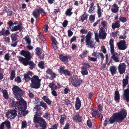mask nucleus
<instances>
[{"label": "nucleus", "mask_w": 129, "mask_h": 129, "mask_svg": "<svg viewBox=\"0 0 129 129\" xmlns=\"http://www.w3.org/2000/svg\"><path fill=\"white\" fill-rule=\"evenodd\" d=\"M72 9L69 8L67 9L65 12V14L66 16L69 17L71 16L73 14V13L72 11Z\"/></svg>", "instance_id": "obj_31"}, {"label": "nucleus", "mask_w": 129, "mask_h": 129, "mask_svg": "<svg viewBox=\"0 0 129 129\" xmlns=\"http://www.w3.org/2000/svg\"><path fill=\"white\" fill-rule=\"evenodd\" d=\"M102 106L101 105H99L98 108L97 109V111L98 112L100 113L102 111Z\"/></svg>", "instance_id": "obj_50"}, {"label": "nucleus", "mask_w": 129, "mask_h": 129, "mask_svg": "<svg viewBox=\"0 0 129 129\" xmlns=\"http://www.w3.org/2000/svg\"><path fill=\"white\" fill-rule=\"evenodd\" d=\"M112 7L111 9V12L113 13H117L119 11V7L118 5L114 4L112 5Z\"/></svg>", "instance_id": "obj_20"}, {"label": "nucleus", "mask_w": 129, "mask_h": 129, "mask_svg": "<svg viewBox=\"0 0 129 129\" xmlns=\"http://www.w3.org/2000/svg\"><path fill=\"white\" fill-rule=\"evenodd\" d=\"M31 78H30L29 75L28 74H26L24 75V78H23V80H25V81H31Z\"/></svg>", "instance_id": "obj_35"}, {"label": "nucleus", "mask_w": 129, "mask_h": 129, "mask_svg": "<svg viewBox=\"0 0 129 129\" xmlns=\"http://www.w3.org/2000/svg\"><path fill=\"white\" fill-rule=\"evenodd\" d=\"M41 115V114H38V112H36L34 118V122L35 123H39L41 126L46 125L44 120L42 118L38 117V116H40Z\"/></svg>", "instance_id": "obj_10"}, {"label": "nucleus", "mask_w": 129, "mask_h": 129, "mask_svg": "<svg viewBox=\"0 0 129 129\" xmlns=\"http://www.w3.org/2000/svg\"><path fill=\"white\" fill-rule=\"evenodd\" d=\"M120 22L119 20H117L114 23H112V28L114 30L116 28H118L120 27Z\"/></svg>", "instance_id": "obj_24"}, {"label": "nucleus", "mask_w": 129, "mask_h": 129, "mask_svg": "<svg viewBox=\"0 0 129 129\" xmlns=\"http://www.w3.org/2000/svg\"><path fill=\"white\" fill-rule=\"evenodd\" d=\"M51 40L52 41V45L53 48L54 50H56L58 48V47L56 44L58 42L55 39V38L53 36H52Z\"/></svg>", "instance_id": "obj_21"}, {"label": "nucleus", "mask_w": 129, "mask_h": 129, "mask_svg": "<svg viewBox=\"0 0 129 129\" xmlns=\"http://www.w3.org/2000/svg\"><path fill=\"white\" fill-rule=\"evenodd\" d=\"M88 59L90 60L93 61H96L97 59L96 58L90 56H88Z\"/></svg>", "instance_id": "obj_55"}, {"label": "nucleus", "mask_w": 129, "mask_h": 129, "mask_svg": "<svg viewBox=\"0 0 129 129\" xmlns=\"http://www.w3.org/2000/svg\"><path fill=\"white\" fill-rule=\"evenodd\" d=\"M68 36L69 37H71L73 34V32H72L70 29H69L68 30Z\"/></svg>", "instance_id": "obj_62"}, {"label": "nucleus", "mask_w": 129, "mask_h": 129, "mask_svg": "<svg viewBox=\"0 0 129 129\" xmlns=\"http://www.w3.org/2000/svg\"><path fill=\"white\" fill-rule=\"evenodd\" d=\"M40 106L42 107L45 109H46L47 107L46 104L43 102H40Z\"/></svg>", "instance_id": "obj_52"}, {"label": "nucleus", "mask_w": 129, "mask_h": 129, "mask_svg": "<svg viewBox=\"0 0 129 129\" xmlns=\"http://www.w3.org/2000/svg\"><path fill=\"white\" fill-rule=\"evenodd\" d=\"M105 57L106 58V62L107 64H109L111 62V60H110V62L109 61L108 59V53L106 54L105 55Z\"/></svg>", "instance_id": "obj_51"}, {"label": "nucleus", "mask_w": 129, "mask_h": 129, "mask_svg": "<svg viewBox=\"0 0 129 129\" xmlns=\"http://www.w3.org/2000/svg\"><path fill=\"white\" fill-rule=\"evenodd\" d=\"M22 64L25 66H27L28 65H29V68L30 70L33 69L36 66V64L30 60H28Z\"/></svg>", "instance_id": "obj_16"}, {"label": "nucleus", "mask_w": 129, "mask_h": 129, "mask_svg": "<svg viewBox=\"0 0 129 129\" xmlns=\"http://www.w3.org/2000/svg\"><path fill=\"white\" fill-rule=\"evenodd\" d=\"M81 102L79 98L78 97L77 98L75 104L76 109L77 110H79L81 107Z\"/></svg>", "instance_id": "obj_25"}, {"label": "nucleus", "mask_w": 129, "mask_h": 129, "mask_svg": "<svg viewBox=\"0 0 129 129\" xmlns=\"http://www.w3.org/2000/svg\"><path fill=\"white\" fill-rule=\"evenodd\" d=\"M68 21L67 20H64L62 23V25L64 27H66L67 25Z\"/></svg>", "instance_id": "obj_59"}, {"label": "nucleus", "mask_w": 129, "mask_h": 129, "mask_svg": "<svg viewBox=\"0 0 129 129\" xmlns=\"http://www.w3.org/2000/svg\"><path fill=\"white\" fill-rule=\"evenodd\" d=\"M17 100L19 101V103L15 102L13 99H11L10 106V107H15V109L18 110L19 116L22 117L26 109V103L23 99Z\"/></svg>", "instance_id": "obj_2"}, {"label": "nucleus", "mask_w": 129, "mask_h": 129, "mask_svg": "<svg viewBox=\"0 0 129 129\" xmlns=\"http://www.w3.org/2000/svg\"><path fill=\"white\" fill-rule=\"evenodd\" d=\"M26 47L29 50H31L33 49L34 47L30 45H28L26 46Z\"/></svg>", "instance_id": "obj_60"}, {"label": "nucleus", "mask_w": 129, "mask_h": 129, "mask_svg": "<svg viewBox=\"0 0 129 129\" xmlns=\"http://www.w3.org/2000/svg\"><path fill=\"white\" fill-rule=\"evenodd\" d=\"M65 67L64 66H61L58 69L59 73L60 75L63 74L66 76H70L71 73L70 72L67 70H64Z\"/></svg>", "instance_id": "obj_11"}, {"label": "nucleus", "mask_w": 129, "mask_h": 129, "mask_svg": "<svg viewBox=\"0 0 129 129\" xmlns=\"http://www.w3.org/2000/svg\"><path fill=\"white\" fill-rule=\"evenodd\" d=\"M18 110L16 109L12 110L10 113L7 114V116L10 119H14L17 115L16 112H18Z\"/></svg>", "instance_id": "obj_15"}, {"label": "nucleus", "mask_w": 129, "mask_h": 129, "mask_svg": "<svg viewBox=\"0 0 129 129\" xmlns=\"http://www.w3.org/2000/svg\"><path fill=\"white\" fill-rule=\"evenodd\" d=\"M114 40L111 39L109 41L110 45V52L112 55L111 58L115 62H118L119 61V58L117 57L118 54L114 51Z\"/></svg>", "instance_id": "obj_7"}, {"label": "nucleus", "mask_w": 129, "mask_h": 129, "mask_svg": "<svg viewBox=\"0 0 129 129\" xmlns=\"http://www.w3.org/2000/svg\"><path fill=\"white\" fill-rule=\"evenodd\" d=\"M118 31H116L115 32H113L112 34V35L114 38L116 37L117 36V33Z\"/></svg>", "instance_id": "obj_64"}, {"label": "nucleus", "mask_w": 129, "mask_h": 129, "mask_svg": "<svg viewBox=\"0 0 129 129\" xmlns=\"http://www.w3.org/2000/svg\"><path fill=\"white\" fill-rule=\"evenodd\" d=\"M108 24L107 22L104 20L102 21L101 23V24L102 25L103 27L105 28L106 29V28H105V27L107 26Z\"/></svg>", "instance_id": "obj_48"}, {"label": "nucleus", "mask_w": 129, "mask_h": 129, "mask_svg": "<svg viewBox=\"0 0 129 129\" xmlns=\"http://www.w3.org/2000/svg\"><path fill=\"white\" fill-rule=\"evenodd\" d=\"M88 31L87 30L85 29H81L80 30V33L82 34H86L87 32Z\"/></svg>", "instance_id": "obj_58"}, {"label": "nucleus", "mask_w": 129, "mask_h": 129, "mask_svg": "<svg viewBox=\"0 0 129 129\" xmlns=\"http://www.w3.org/2000/svg\"><path fill=\"white\" fill-rule=\"evenodd\" d=\"M114 98L115 101L118 100L120 99L118 91L115 92Z\"/></svg>", "instance_id": "obj_37"}, {"label": "nucleus", "mask_w": 129, "mask_h": 129, "mask_svg": "<svg viewBox=\"0 0 129 129\" xmlns=\"http://www.w3.org/2000/svg\"><path fill=\"white\" fill-rule=\"evenodd\" d=\"M44 63L43 61H41L38 64L39 67L41 69L44 68Z\"/></svg>", "instance_id": "obj_40"}, {"label": "nucleus", "mask_w": 129, "mask_h": 129, "mask_svg": "<svg viewBox=\"0 0 129 129\" xmlns=\"http://www.w3.org/2000/svg\"><path fill=\"white\" fill-rule=\"evenodd\" d=\"M46 73L47 74L50 75L52 73L53 71L51 69L48 68L46 71Z\"/></svg>", "instance_id": "obj_54"}, {"label": "nucleus", "mask_w": 129, "mask_h": 129, "mask_svg": "<svg viewBox=\"0 0 129 129\" xmlns=\"http://www.w3.org/2000/svg\"><path fill=\"white\" fill-rule=\"evenodd\" d=\"M23 39H25L27 44L28 45H30L31 44V40L28 36H26Z\"/></svg>", "instance_id": "obj_33"}, {"label": "nucleus", "mask_w": 129, "mask_h": 129, "mask_svg": "<svg viewBox=\"0 0 129 129\" xmlns=\"http://www.w3.org/2000/svg\"><path fill=\"white\" fill-rule=\"evenodd\" d=\"M119 20L122 23H125L127 20L126 18L125 17H122L120 16L119 18Z\"/></svg>", "instance_id": "obj_42"}, {"label": "nucleus", "mask_w": 129, "mask_h": 129, "mask_svg": "<svg viewBox=\"0 0 129 129\" xmlns=\"http://www.w3.org/2000/svg\"><path fill=\"white\" fill-rule=\"evenodd\" d=\"M59 58L60 60L63 62H68V59H71V56L69 55H63L62 54L59 55Z\"/></svg>", "instance_id": "obj_14"}, {"label": "nucleus", "mask_w": 129, "mask_h": 129, "mask_svg": "<svg viewBox=\"0 0 129 129\" xmlns=\"http://www.w3.org/2000/svg\"><path fill=\"white\" fill-rule=\"evenodd\" d=\"M127 113L125 110L123 109L119 112L114 113L112 116L110 118L106 119L104 124V126H106L107 124H112L115 122L120 123L122 122L126 116Z\"/></svg>", "instance_id": "obj_1"}, {"label": "nucleus", "mask_w": 129, "mask_h": 129, "mask_svg": "<svg viewBox=\"0 0 129 129\" xmlns=\"http://www.w3.org/2000/svg\"><path fill=\"white\" fill-rule=\"evenodd\" d=\"M72 85L75 87L78 86L81 83V81H72Z\"/></svg>", "instance_id": "obj_38"}, {"label": "nucleus", "mask_w": 129, "mask_h": 129, "mask_svg": "<svg viewBox=\"0 0 129 129\" xmlns=\"http://www.w3.org/2000/svg\"><path fill=\"white\" fill-rule=\"evenodd\" d=\"M123 98V99L126 100L127 102H129V89H127L124 91Z\"/></svg>", "instance_id": "obj_18"}, {"label": "nucleus", "mask_w": 129, "mask_h": 129, "mask_svg": "<svg viewBox=\"0 0 129 129\" xmlns=\"http://www.w3.org/2000/svg\"><path fill=\"white\" fill-rule=\"evenodd\" d=\"M3 93L4 97L6 99H7L8 97V95L7 91L6 90L3 91Z\"/></svg>", "instance_id": "obj_44"}, {"label": "nucleus", "mask_w": 129, "mask_h": 129, "mask_svg": "<svg viewBox=\"0 0 129 129\" xmlns=\"http://www.w3.org/2000/svg\"><path fill=\"white\" fill-rule=\"evenodd\" d=\"M97 13L99 17H101L102 15L101 9V7L99 6V3H97Z\"/></svg>", "instance_id": "obj_28"}, {"label": "nucleus", "mask_w": 129, "mask_h": 129, "mask_svg": "<svg viewBox=\"0 0 129 129\" xmlns=\"http://www.w3.org/2000/svg\"><path fill=\"white\" fill-rule=\"evenodd\" d=\"M101 48L102 49V52L104 54H107V51L105 46H102Z\"/></svg>", "instance_id": "obj_49"}, {"label": "nucleus", "mask_w": 129, "mask_h": 129, "mask_svg": "<svg viewBox=\"0 0 129 129\" xmlns=\"http://www.w3.org/2000/svg\"><path fill=\"white\" fill-rule=\"evenodd\" d=\"M51 90L52 94L54 96H56L57 95V94L56 91L54 90H53V89H51Z\"/></svg>", "instance_id": "obj_57"}, {"label": "nucleus", "mask_w": 129, "mask_h": 129, "mask_svg": "<svg viewBox=\"0 0 129 129\" xmlns=\"http://www.w3.org/2000/svg\"><path fill=\"white\" fill-rule=\"evenodd\" d=\"M106 30L105 29V28L101 27L99 30V34L97 33L94 32L95 35V39L99 43L100 42L99 39L103 40L106 39L107 36Z\"/></svg>", "instance_id": "obj_6"}, {"label": "nucleus", "mask_w": 129, "mask_h": 129, "mask_svg": "<svg viewBox=\"0 0 129 129\" xmlns=\"http://www.w3.org/2000/svg\"><path fill=\"white\" fill-rule=\"evenodd\" d=\"M18 36L17 33H12L11 36V37L12 42L15 41L18 39Z\"/></svg>", "instance_id": "obj_27"}, {"label": "nucleus", "mask_w": 129, "mask_h": 129, "mask_svg": "<svg viewBox=\"0 0 129 129\" xmlns=\"http://www.w3.org/2000/svg\"><path fill=\"white\" fill-rule=\"evenodd\" d=\"M15 71L14 70H12L11 72V75L10 76V79L11 80H12L15 78Z\"/></svg>", "instance_id": "obj_43"}, {"label": "nucleus", "mask_w": 129, "mask_h": 129, "mask_svg": "<svg viewBox=\"0 0 129 129\" xmlns=\"http://www.w3.org/2000/svg\"><path fill=\"white\" fill-rule=\"evenodd\" d=\"M12 90L15 93V97L17 100L23 99L21 95L23 94V92L20 88L18 86H15L13 88Z\"/></svg>", "instance_id": "obj_8"}, {"label": "nucleus", "mask_w": 129, "mask_h": 129, "mask_svg": "<svg viewBox=\"0 0 129 129\" xmlns=\"http://www.w3.org/2000/svg\"><path fill=\"white\" fill-rule=\"evenodd\" d=\"M18 23V21H15L14 23L11 20H10L8 22V25L9 26V28L11 29V31L12 32L16 31L19 30V31L21 32L23 29V24L21 21H20L18 24L13 26H12L14 25H16Z\"/></svg>", "instance_id": "obj_4"}, {"label": "nucleus", "mask_w": 129, "mask_h": 129, "mask_svg": "<svg viewBox=\"0 0 129 129\" xmlns=\"http://www.w3.org/2000/svg\"><path fill=\"white\" fill-rule=\"evenodd\" d=\"M36 11H33L32 14L36 19H37L39 16L41 14L42 16L43 17L46 15V13L44 9L41 7H39L38 9H36Z\"/></svg>", "instance_id": "obj_9"}, {"label": "nucleus", "mask_w": 129, "mask_h": 129, "mask_svg": "<svg viewBox=\"0 0 129 129\" xmlns=\"http://www.w3.org/2000/svg\"><path fill=\"white\" fill-rule=\"evenodd\" d=\"M81 73L83 75H86L88 74L87 69V68H85L84 67H81Z\"/></svg>", "instance_id": "obj_32"}, {"label": "nucleus", "mask_w": 129, "mask_h": 129, "mask_svg": "<svg viewBox=\"0 0 129 129\" xmlns=\"http://www.w3.org/2000/svg\"><path fill=\"white\" fill-rule=\"evenodd\" d=\"M95 19V16L93 15H90L89 17V20L91 21V23L94 22Z\"/></svg>", "instance_id": "obj_47"}, {"label": "nucleus", "mask_w": 129, "mask_h": 129, "mask_svg": "<svg viewBox=\"0 0 129 129\" xmlns=\"http://www.w3.org/2000/svg\"><path fill=\"white\" fill-rule=\"evenodd\" d=\"M94 7H90L88 12L90 13H91L92 11H94Z\"/></svg>", "instance_id": "obj_63"}, {"label": "nucleus", "mask_w": 129, "mask_h": 129, "mask_svg": "<svg viewBox=\"0 0 129 129\" xmlns=\"http://www.w3.org/2000/svg\"><path fill=\"white\" fill-rule=\"evenodd\" d=\"M4 58L7 61L9 60L10 59V56L9 55V54H6Z\"/></svg>", "instance_id": "obj_56"}, {"label": "nucleus", "mask_w": 129, "mask_h": 129, "mask_svg": "<svg viewBox=\"0 0 129 129\" xmlns=\"http://www.w3.org/2000/svg\"><path fill=\"white\" fill-rule=\"evenodd\" d=\"M126 66L125 63H120L118 67V69L119 73L122 74L125 72Z\"/></svg>", "instance_id": "obj_13"}, {"label": "nucleus", "mask_w": 129, "mask_h": 129, "mask_svg": "<svg viewBox=\"0 0 129 129\" xmlns=\"http://www.w3.org/2000/svg\"><path fill=\"white\" fill-rule=\"evenodd\" d=\"M91 67L89 64L86 62H84L83 64V66L81 67H84L85 68H89Z\"/></svg>", "instance_id": "obj_46"}, {"label": "nucleus", "mask_w": 129, "mask_h": 129, "mask_svg": "<svg viewBox=\"0 0 129 129\" xmlns=\"http://www.w3.org/2000/svg\"><path fill=\"white\" fill-rule=\"evenodd\" d=\"M92 116L93 117L95 116L96 115H98L99 117H101V119L102 120L103 118V115L100 113L98 112L97 111H93L92 114Z\"/></svg>", "instance_id": "obj_29"}, {"label": "nucleus", "mask_w": 129, "mask_h": 129, "mask_svg": "<svg viewBox=\"0 0 129 129\" xmlns=\"http://www.w3.org/2000/svg\"><path fill=\"white\" fill-rule=\"evenodd\" d=\"M4 36L9 35L10 32L9 30H7L6 31H4Z\"/></svg>", "instance_id": "obj_61"}, {"label": "nucleus", "mask_w": 129, "mask_h": 129, "mask_svg": "<svg viewBox=\"0 0 129 129\" xmlns=\"http://www.w3.org/2000/svg\"><path fill=\"white\" fill-rule=\"evenodd\" d=\"M88 17V15L86 14L85 13H84L79 17V21L82 22H83L84 20L87 19Z\"/></svg>", "instance_id": "obj_23"}, {"label": "nucleus", "mask_w": 129, "mask_h": 129, "mask_svg": "<svg viewBox=\"0 0 129 129\" xmlns=\"http://www.w3.org/2000/svg\"><path fill=\"white\" fill-rule=\"evenodd\" d=\"M73 118L75 121L77 122H80L81 120V117L78 113L73 116Z\"/></svg>", "instance_id": "obj_26"}, {"label": "nucleus", "mask_w": 129, "mask_h": 129, "mask_svg": "<svg viewBox=\"0 0 129 129\" xmlns=\"http://www.w3.org/2000/svg\"><path fill=\"white\" fill-rule=\"evenodd\" d=\"M40 81H31L32 83L30 85L31 87L38 88L40 87Z\"/></svg>", "instance_id": "obj_19"}, {"label": "nucleus", "mask_w": 129, "mask_h": 129, "mask_svg": "<svg viewBox=\"0 0 129 129\" xmlns=\"http://www.w3.org/2000/svg\"><path fill=\"white\" fill-rule=\"evenodd\" d=\"M92 55L96 57V58H100V57L101 60H103L104 58V56L101 52H94L92 54Z\"/></svg>", "instance_id": "obj_17"}, {"label": "nucleus", "mask_w": 129, "mask_h": 129, "mask_svg": "<svg viewBox=\"0 0 129 129\" xmlns=\"http://www.w3.org/2000/svg\"><path fill=\"white\" fill-rule=\"evenodd\" d=\"M20 54L25 57V58H24L20 56H17L18 60L20 63L21 64H22L28 60H30L32 57L30 52L28 51L24 50H22L21 51Z\"/></svg>", "instance_id": "obj_3"}, {"label": "nucleus", "mask_w": 129, "mask_h": 129, "mask_svg": "<svg viewBox=\"0 0 129 129\" xmlns=\"http://www.w3.org/2000/svg\"><path fill=\"white\" fill-rule=\"evenodd\" d=\"M3 123H4V125L5 124L8 128L10 129V123L9 121H6Z\"/></svg>", "instance_id": "obj_41"}, {"label": "nucleus", "mask_w": 129, "mask_h": 129, "mask_svg": "<svg viewBox=\"0 0 129 129\" xmlns=\"http://www.w3.org/2000/svg\"><path fill=\"white\" fill-rule=\"evenodd\" d=\"M42 99L44 100L48 104L50 105L51 104V101L47 96H44L42 98Z\"/></svg>", "instance_id": "obj_34"}, {"label": "nucleus", "mask_w": 129, "mask_h": 129, "mask_svg": "<svg viewBox=\"0 0 129 129\" xmlns=\"http://www.w3.org/2000/svg\"><path fill=\"white\" fill-rule=\"evenodd\" d=\"M87 52L86 51H84L82 54L80 55V56L82 58H84L86 57L87 55Z\"/></svg>", "instance_id": "obj_39"}, {"label": "nucleus", "mask_w": 129, "mask_h": 129, "mask_svg": "<svg viewBox=\"0 0 129 129\" xmlns=\"http://www.w3.org/2000/svg\"><path fill=\"white\" fill-rule=\"evenodd\" d=\"M31 81H41V79L39 78L37 76L34 75L31 78Z\"/></svg>", "instance_id": "obj_45"}, {"label": "nucleus", "mask_w": 129, "mask_h": 129, "mask_svg": "<svg viewBox=\"0 0 129 129\" xmlns=\"http://www.w3.org/2000/svg\"><path fill=\"white\" fill-rule=\"evenodd\" d=\"M91 36V32L90 31L88 33L86 37L84 35H82L81 37L82 38L80 42L81 43L83 42L85 39V42L86 43V45L88 46L90 48H92L94 47V46L93 44V42L91 39L92 38Z\"/></svg>", "instance_id": "obj_5"}, {"label": "nucleus", "mask_w": 129, "mask_h": 129, "mask_svg": "<svg viewBox=\"0 0 129 129\" xmlns=\"http://www.w3.org/2000/svg\"><path fill=\"white\" fill-rule=\"evenodd\" d=\"M117 46L120 50H124L127 48V46L126 44V41L124 40L120 41L117 44Z\"/></svg>", "instance_id": "obj_12"}, {"label": "nucleus", "mask_w": 129, "mask_h": 129, "mask_svg": "<svg viewBox=\"0 0 129 129\" xmlns=\"http://www.w3.org/2000/svg\"><path fill=\"white\" fill-rule=\"evenodd\" d=\"M42 53L41 49L39 47H38L35 49V53L37 56H40Z\"/></svg>", "instance_id": "obj_30"}, {"label": "nucleus", "mask_w": 129, "mask_h": 129, "mask_svg": "<svg viewBox=\"0 0 129 129\" xmlns=\"http://www.w3.org/2000/svg\"><path fill=\"white\" fill-rule=\"evenodd\" d=\"M38 36L40 40L42 41H44L46 40L45 37H44L43 34H42L41 33H40L39 35H38Z\"/></svg>", "instance_id": "obj_36"}, {"label": "nucleus", "mask_w": 129, "mask_h": 129, "mask_svg": "<svg viewBox=\"0 0 129 129\" xmlns=\"http://www.w3.org/2000/svg\"><path fill=\"white\" fill-rule=\"evenodd\" d=\"M49 115L50 113L48 112H46L45 113L44 115V117L47 119H50Z\"/></svg>", "instance_id": "obj_53"}, {"label": "nucleus", "mask_w": 129, "mask_h": 129, "mask_svg": "<svg viewBox=\"0 0 129 129\" xmlns=\"http://www.w3.org/2000/svg\"><path fill=\"white\" fill-rule=\"evenodd\" d=\"M109 71L112 75L116 74L117 72V69L115 66L113 65L110 67Z\"/></svg>", "instance_id": "obj_22"}]
</instances>
